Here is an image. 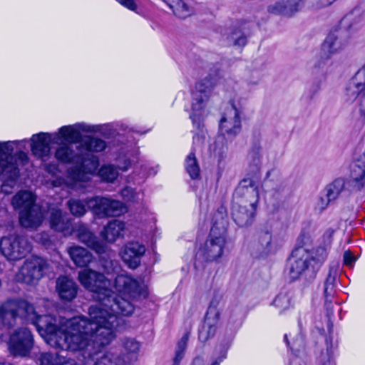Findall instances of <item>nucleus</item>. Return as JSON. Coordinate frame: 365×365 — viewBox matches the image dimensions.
Segmentation results:
<instances>
[{"mask_svg": "<svg viewBox=\"0 0 365 365\" xmlns=\"http://www.w3.org/2000/svg\"><path fill=\"white\" fill-rule=\"evenodd\" d=\"M173 10L175 15L179 18H186L192 14V10L182 0H163Z\"/></svg>", "mask_w": 365, "mask_h": 365, "instance_id": "34", "label": "nucleus"}, {"mask_svg": "<svg viewBox=\"0 0 365 365\" xmlns=\"http://www.w3.org/2000/svg\"><path fill=\"white\" fill-rule=\"evenodd\" d=\"M13 153V152L11 153ZM11 156L12 157V163H14L16 166V170L19 171L18 165L19 162L21 164L24 165L28 161V156L27 154L23 151H19L16 153L15 156L12 155L11 154ZM19 173L17 174V176L15 179H11L9 178V173H8L6 175H4L3 173H0V177L4 180V182L1 185V191L6 194L10 193L11 189L14 187V185L16 183V180H17L19 177Z\"/></svg>", "mask_w": 365, "mask_h": 365, "instance_id": "28", "label": "nucleus"}, {"mask_svg": "<svg viewBox=\"0 0 365 365\" xmlns=\"http://www.w3.org/2000/svg\"><path fill=\"white\" fill-rule=\"evenodd\" d=\"M114 287L118 295L114 296L111 291V300L113 299H124L131 303L133 311L135 310L133 301L141 297H145L147 295L144 287L136 279L127 274H120L115 277Z\"/></svg>", "mask_w": 365, "mask_h": 365, "instance_id": "8", "label": "nucleus"}, {"mask_svg": "<svg viewBox=\"0 0 365 365\" xmlns=\"http://www.w3.org/2000/svg\"><path fill=\"white\" fill-rule=\"evenodd\" d=\"M350 42V36L345 29L335 30L329 34L321 48V57L329 59L333 55L345 49Z\"/></svg>", "mask_w": 365, "mask_h": 365, "instance_id": "13", "label": "nucleus"}, {"mask_svg": "<svg viewBox=\"0 0 365 365\" xmlns=\"http://www.w3.org/2000/svg\"><path fill=\"white\" fill-rule=\"evenodd\" d=\"M189 339V334L185 333L180 340L178 341L175 350V354L173 359V365H179L181 360L184 357L185 351L187 347V341Z\"/></svg>", "mask_w": 365, "mask_h": 365, "instance_id": "40", "label": "nucleus"}, {"mask_svg": "<svg viewBox=\"0 0 365 365\" xmlns=\"http://www.w3.org/2000/svg\"><path fill=\"white\" fill-rule=\"evenodd\" d=\"M259 242L265 254L274 252L277 249L275 242L272 240V235L269 232H264L260 236Z\"/></svg>", "mask_w": 365, "mask_h": 365, "instance_id": "42", "label": "nucleus"}, {"mask_svg": "<svg viewBox=\"0 0 365 365\" xmlns=\"http://www.w3.org/2000/svg\"><path fill=\"white\" fill-rule=\"evenodd\" d=\"M344 261L346 265L351 267L356 261V257L350 251H346L344 254Z\"/></svg>", "mask_w": 365, "mask_h": 365, "instance_id": "50", "label": "nucleus"}, {"mask_svg": "<svg viewBox=\"0 0 365 365\" xmlns=\"http://www.w3.org/2000/svg\"><path fill=\"white\" fill-rule=\"evenodd\" d=\"M337 277L336 269H330L329 274L324 283V296L327 299L331 297L334 292V287Z\"/></svg>", "mask_w": 365, "mask_h": 365, "instance_id": "39", "label": "nucleus"}, {"mask_svg": "<svg viewBox=\"0 0 365 365\" xmlns=\"http://www.w3.org/2000/svg\"><path fill=\"white\" fill-rule=\"evenodd\" d=\"M304 345V341L302 336H299L296 340H294L292 345L290 347L292 350L299 351Z\"/></svg>", "mask_w": 365, "mask_h": 365, "instance_id": "52", "label": "nucleus"}, {"mask_svg": "<svg viewBox=\"0 0 365 365\" xmlns=\"http://www.w3.org/2000/svg\"><path fill=\"white\" fill-rule=\"evenodd\" d=\"M323 365H334V361L331 359V358L329 356L327 361L324 363Z\"/></svg>", "mask_w": 365, "mask_h": 365, "instance_id": "58", "label": "nucleus"}, {"mask_svg": "<svg viewBox=\"0 0 365 365\" xmlns=\"http://www.w3.org/2000/svg\"><path fill=\"white\" fill-rule=\"evenodd\" d=\"M121 5L131 11H135L137 5L134 0H117Z\"/></svg>", "mask_w": 365, "mask_h": 365, "instance_id": "51", "label": "nucleus"}, {"mask_svg": "<svg viewBox=\"0 0 365 365\" xmlns=\"http://www.w3.org/2000/svg\"><path fill=\"white\" fill-rule=\"evenodd\" d=\"M336 0H312L313 6L315 9H321L331 5Z\"/></svg>", "mask_w": 365, "mask_h": 365, "instance_id": "49", "label": "nucleus"}, {"mask_svg": "<svg viewBox=\"0 0 365 365\" xmlns=\"http://www.w3.org/2000/svg\"><path fill=\"white\" fill-rule=\"evenodd\" d=\"M226 357V354L224 353L219 359L214 361L211 365H220V363Z\"/></svg>", "mask_w": 365, "mask_h": 365, "instance_id": "55", "label": "nucleus"}, {"mask_svg": "<svg viewBox=\"0 0 365 365\" xmlns=\"http://www.w3.org/2000/svg\"><path fill=\"white\" fill-rule=\"evenodd\" d=\"M31 151L38 158H44L50 153V143H56L53 134L39 133L33 135L31 139Z\"/></svg>", "mask_w": 365, "mask_h": 365, "instance_id": "21", "label": "nucleus"}, {"mask_svg": "<svg viewBox=\"0 0 365 365\" xmlns=\"http://www.w3.org/2000/svg\"><path fill=\"white\" fill-rule=\"evenodd\" d=\"M145 247L138 242L128 243L121 251V257L130 268L135 269L140 264V259L145 254Z\"/></svg>", "mask_w": 365, "mask_h": 365, "instance_id": "20", "label": "nucleus"}, {"mask_svg": "<svg viewBox=\"0 0 365 365\" xmlns=\"http://www.w3.org/2000/svg\"><path fill=\"white\" fill-rule=\"evenodd\" d=\"M125 229V222L118 220H113L103 227L101 236L106 242L113 243L118 238L123 237Z\"/></svg>", "mask_w": 365, "mask_h": 365, "instance_id": "27", "label": "nucleus"}, {"mask_svg": "<svg viewBox=\"0 0 365 365\" xmlns=\"http://www.w3.org/2000/svg\"><path fill=\"white\" fill-rule=\"evenodd\" d=\"M101 266L107 274L115 273L118 269V262L112 259L102 260Z\"/></svg>", "mask_w": 365, "mask_h": 365, "instance_id": "46", "label": "nucleus"}, {"mask_svg": "<svg viewBox=\"0 0 365 365\" xmlns=\"http://www.w3.org/2000/svg\"><path fill=\"white\" fill-rule=\"evenodd\" d=\"M192 365H205V362L202 358L197 357L193 360Z\"/></svg>", "mask_w": 365, "mask_h": 365, "instance_id": "54", "label": "nucleus"}, {"mask_svg": "<svg viewBox=\"0 0 365 365\" xmlns=\"http://www.w3.org/2000/svg\"><path fill=\"white\" fill-rule=\"evenodd\" d=\"M7 344L12 355L26 356L31 351L34 344L32 334L26 328L18 329L10 335Z\"/></svg>", "mask_w": 365, "mask_h": 365, "instance_id": "14", "label": "nucleus"}, {"mask_svg": "<svg viewBox=\"0 0 365 365\" xmlns=\"http://www.w3.org/2000/svg\"><path fill=\"white\" fill-rule=\"evenodd\" d=\"M35 201V195L26 190L19 192L12 198L11 204L19 210L20 223L24 227L36 228L43 222V213Z\"/></svg>", "mask_w": 365, "mask_h": 365, "instance_id": "6", "label": "nucleus"}, {"mask_svg": "<svg viewBox=\"0 0 365 365\" xmlns=\"http://www.w3.org/2000/svg\"><path fill=\"white\" fill-rule=\"evenodd\" d=\"M55 156L56 159L62 163L78 162L81 160L80 150L76 153L73 145L69 143H64L60 145L56 150Z\"/></svg>", "mask_w": 365, "mask_h": 365, "instance_id": "31", "label": "nucleus"}, {"mask_svg": "<svg viewBox=\"0 0 365 365\" xmlns=\"http://www.w3.org/2000/svg\"><path fill=\"white\" fill-rule=\"evenodd\" d=\"M304 4V0H281L271 4L268 6V12L274 15L291 16Z\"/></svg>", "mask_w": 365, "mask_h": 365, "instance_id": "22", "label": "nucleus"}, {"mask_svg": "<svg viewBox=\"0 0 365 365\" xmlns=\"http://www.w3.org/2000/svg\"><path fill=\"white\" fill-rule=\"evenodd\" d=\"M294 304V293L292 291L280 292L273 302V305L278 309L279 314H283L293 307Z\"/></svg>", "mask_w": 365, "mask_h": 365, "instance_id": "33", "label": "nucleus"}, {"mask_svg": "<svg viewBox=\"0 0 365 365\" xmlns=\"http://www.w3.org/2000/svg\"><path fill=\"white\" fill-rule=\"evenodd\" d=\"M78 237L81 242L86 245L98 254L106 253L108 250V246L105 243L100 242L98 237L83 225L79 227Z\"/></svg>", "mask_w": 365, "mask_h": 365, "instance_id": "26", "label": "nucleus"}, {"mask_svg": "<svg viewBox=\"0 0 365 365\" xmlns=\"http://www.w3.org/2000/svg\"><path fill=\"white\" fill-rule=\"evenodd\" d=\"M120 195L125 200L130 202L139 203L143 200V194L135 192L134 189L130 187L123 189Z\"/></svg>", "mask_w": 365, "mask_h": 365, "instance_id": "43", "label": "nucleus"}, {"mask_svg": "<svg viewBox=\"0 0 365 365\" xmlns=\"http://www.w3.org/2000/svg\"><path fill=\"white\" fill-rule=\"evenodd\" d=\"M327 252L323 247L312 250H294L289 259V275L293 280L305 273L314 274L326 259Z\"/></svg>", "mask_w": 365, "mask_h": 365, "instance_id": "5", "label": "nucleus"}, {"mask_svg": "<svg viewBox=\"0 0 365 365\" xmlns=\"http://www.w3.org/2000/svg\"><path fill=\"white\" fill-rule=\"evenodd\" d=\"M150 173H145L144 170L142 173V176L140 177V179H136L135 181L137 183H140L141 182L143 181L144 178H145L148 175H150Z\"/></svg>", "mask_w": 365, "mask_h": 365, "instance_id": "56", "label": "nucleus"}, {"mask_svg": "<svg viewBox=\"0 0 365 365\" xmlns=\"http://www.w3.org/2000/svg\"><path fill=\"white\" fill-rule=\"evenodd\" d=\"M130 166V162L127 158L123 159V162H121L120 160L118 161V169L121 171H126Z\"/></svg>", "mask_w": 365, "mask_h": 365, "instance_id": "53", "label": "nucleus"}, {"mask_svg": "<svg viewBox=\"0 0 365 365\" xmlns=\"http://www.w3.org/2000/svg\"><path fill=\"white\" fill-rule=\"evenodd\" d=\"M39 361L40 365H77L75 360L57 353H43Z\"/></svg>", "mask_w": 365, "mask_h": 365, "instance_id": "32", "label": "nucleus"}, {"mask_svg": "<svg viewBox=\"0 0 365 365\" xmlns=\"http://www.w3.org/2000/svg\"><path fill=\"white\" fill-rule=\"evenodd\" d=\"M56 288L59 297L63 301H72L78 293V285L66 276H61L57 279Z\"/></svg>", "mask_w": 365, "mask_h": 365, "instance_id": "24", "label": "nucleus"}, {"mask_svg": "<svg viewBox=\"0 0 365 365\" xmlns=\"http://www.w3.org/2000/svg\"><path fill=\"white\" fill-rule=\"evenodd\" d=\"M344 186L345 182L343 179H336L327 185L324 191L327 192L328 197L333 201L344 191Z\"/></svg>", "mask_w": 365, "mask_h": 365, "instance_id": "36", "label": "nucleus"}, {"mask_svg": "<svg viewBox=\"0 0 365 365\" xmlns=\"http://www.w3.org/2000/svg\"><path fill=\"white\" fill-rule=\"evenodd\" d=\"M185 169L192 179H197L200 175V168L194 153H190L185 159Z\"/></svg>", "mask_w": 365, "mask_h": 365, "instance_id": "37", "label": "nucleus"}, {"mask_svg": "<svg viewBox=\"0 0 365 365\" xmlns=\"http://www.w3.org/2000/svg\"><path fill=\"white\" fill-rule=\"evenodd\" d=\"M214 84L210 78L199 81L192 93V111L190 115L194 126L200 129L201 118L207 114L206 106L210 98Z\"/></svg>", "mask_w": 365, "mask_h": 365, "instance_id": "7", "label": "nucleus"}, {"mask_svg": "<svg viewBox=\"0 0 365 365\" xmlns=\"http://www.w3.org/2000/svg\"><path fill=\"white\" fill-rule=\"evenodd\" d=\"M86 205L99 217L119 216L126 212V207L122 202L106 197L87 199Z\"/></svg>", "mask_w": 365, "mask_h": 365, "instance_id": "10", "label": "nucleus"}, {"mask_svg": "<svg viewBox=\"0 0 365 365\" xmlns=\"http://www.w3.org/2000/svg\"><path fill=\"white\" fill-rule=\"evenodd\" d=\"M277 173V172L275 170H272L268 171V172L266 173V178H267V179H269V178L271 177V175H272V174Z\"/></svg>", "mask_w": 365, "mask_h": 365, "instance_id": "57", "label": "nucleus"}, {"mask_svg": "<svg viewBox=\"0 0 365 365\" xmlns=\"http://www.w3.org/2000/svg\"><path fill=\"white\" fill-rule=\"evenodd\" d=\"M245 99L232 100V107L227 109L220 122L221 135L232 138L241 130L240 114L245 105Z\"/></svg>", "mask_w": 365, "mask_h": 365, "instance_id": "9", "label": "nucleus"}, {"mask_svg": "<svg viewBox=\"0 0 365 365\" xmlns=\"http://www.w3.org/2000/svg\"><path fill=\"white\" fill-rule=\"evenodd\" d=\"M234 199L235 202L257 209L259 201L258 186L251 179L242 180L235 190Z\"/></svg>", "mask_w": 365, "mask_h": 365, "instance_id": "16", "label": "nucleus"}, {"mask_svg": "<svg viewBox=\"0 0 365 365\" xmlns=\"http://www.w3.org/2000/svg\"><path fill=\"white\" fill-rule=\"evenodd\" d=\"M81 132L94 133L96 132L94 125H88L84 123H76L71 125L62 126L58 133H53V137L58 143V140H63L69 144L80 143Z\"/></svg>", "mask_w": 365, "mask_h": 365, "instance_id": "17", "label": "nucleus"}, {"mask_svg": "<svg viewBox=\"0 0 365 365\" xmlns=\"http://www.w3.org/2000/svg\"><path fill=\"white\" fill-rule=\"evenodd\" d=\"M47 267L48 263L44 259L32 256L24 261L16 279L27 284H35L42 278Z\"/></svg>", "mask_w": 365, "mask_h": 365, "instance_id": "11", "label": "nucleus"}, {"mask_svg": "<svg viewBox=\"0 0 365 365\" xmlns=\"http://www.w3.org/2000/svg\"><path fill=\"white\" fill-rule=\"evenodd\" d=\"M42 243H43V244H45V243H46V239H45V240H43V241H42Z\"/></svg>", "mask_w": 365, "mask_h": 365, "instance_id": "61", "label": "nucleus"}, {"mask_svg": "<svg viewBox=\"0 0 365 365\" xmlns=\"http://www.w3.org/2000/svg\"><path fill=\"white\" fill-rule=\"evenodd\" d=\"M26 140L0 142V173L6 175L9 173V178L15 179L18 171L16 166L12 163L11 154L14 152V145L25 143Z\"/></svg>", "mask_w": 365, "mask_h": 365, "instance_id": "19", "label": "nucleus"}, {"mask_svg": "<svg viewBox=\"0 0 365 365\" xmlns=\"http://www.w3.org/2000/svg\"><path fill=\"white\" fill-rule=\"evenodd\" d=\"M228 42L235 46H244L247 43V38L240 30H235L229 34Z\"/></svg>", "mask_w": 365, "mask_h": 365, "instance_id": "44", "label": "nucleus"}, {"mask_svg": "<svg viewBox=\"0 0 365 365\" xmlns=\"http://www.w3.org/2000/svg\"><path fill=\"white\" fill-rule=\"evenodd\" d=\"M262 152L260 148H254L249 153V160L251 164L258 167L262 164Z\"/></svg>", "mask_w": 365, "mask_h": 365, "instance_id": "45", "label": "nucleus"}, {"mask_svg": "<svg viewBox=\"0 0 365 365\" xmlns=\"http://www.w3.org/2000/svg\"><path fill=\"white\" fill-rule=\"evenodd\" d=\"M50 224L52 229L62 232L65 236L71 235L73 232L70 218L58 208L50 210Z\"/></svg>", "mask_w": 365, "mask_h": 365, "instance_id": "23", "label": "nucleus"}, {"mask_svg": "<svg viewBox=\"0 0 365 365\" xmlns=\"http://www.w3.org/2000/svg\"><path fill=\"white\" fill-rule=\"evenodd\" d=\"M201 133V134L195 135L193 137V150L201 147L205 143V135L202 130Z\"/></svg>", "mask_w": 365, "mask_h": 365, "instance_id": "48", "label": "nucleus"}, {"mask_svg": "<svg viewBox=\"0 0 365 365\" xmlns=\"http://www.w3.org/2000/svg\"><path fill=\"white\" fill-rule=\"evenodd\" d=\"M228 150L225 137L218 135L215 142L210 145V150L211 153L219 160H222L227 154Z\"/></svg>", "mask_w": 365, "mask_h": 365, "instance_id": "35", "label": "nucleus"}, {"mask_svg": "<svg viewBox=\"0 0 365 365\" xmlns=\"http://www.w3.org/2000/svg\"><path fill=\"white\" fill-rule=\"evenodd\" d=\"M217 306V302L212 300L208 307L205 321L199 330L198 336L202 342H206L216 333L220 317V311Z\"/></svg>", "mask_w": 365, "mask_h": 365, "instance_id": "18", "label": "nucleus"}, {"mask_svg": "<svg viewBox=\"0 0 365 365\" xmlns=\"http://www.w3.org/2000/svg\"><path fill=\"white\" fill-rule=\"evenodd\" d=\"M351 180L357 189L365 187V148L351 168Z\"/></svg>", "mask_w": 365, "mask_h": 365, "instance_id": "29", "label": "nucleus"}, {"mask_svg": "<svg viewBox=\"0 0 365 365\" xmlns=\"http://www.w3.org/2000/svg\"><path fill=\"white\" fill-rule=\"evenodd\" d=\"M68 252L73 262L78 267L87 266L93 259L90 252L80 246L68 248Z\"/></svg>", "mask_w": 365, "mask_h": 365, "instance_id": "30", "label": "nucleus"}, {"mask_svg": "<svg viewBox=\"0 0 365 365\" xmlns=\"http://www.w3.org/2000/svg\"><path fill=\"white\" fill-rule=\"evenodd\" d=\"M227 227L225 211L221 208L214 215L209 237L197 253L200 257L213 262L222 256L227 242Z\"/></svg>", "mask_w": 365, "mask_h": 365, "instance_id": "4", "label": "nucleus"}, {"mask_svg": "<svg viewBox=\"0 0 365 365\" xmlns=\"http://www.w3.org/2000/svg\"><path fill=\"white\" fill-rule=\"evenodd\" d=\"M288 337H289V335L288 334H285L284 335V341H286V343L287 344L288 346H289V342L288 341Z\"/></svg>", "mask_w": 365, "mask_h": 365, "instance_id": "59", "label": "nucleus"}, {"mask_svg": "<svg viewBox=\"0 0 365 365\" xmlns=\"http://www.w3.org/2000/svg\"><path fill=\"white\" fill-rule=\"evenodd\" d=\"M346 96L348 101L357 100L359 112L365 117V64L349 81Z\"/></svg>", "mask_w": 365, "mask_h": 365, "instance_id": "15", "label": "nucleus"}, {"mask_svg": "<svg viewBox=\"0 0 365 365\" xmlns=\"http://www.w3.org/2000/svg\"><path fill=\"white\" fill-rule=\"evenodd\" d=\"M81 284L93 293L97 304L89 307L87 319L78 316L71 319L38 314L32 304L25 301L9 300L0 307V325L14 327L18 319L24 318L34 324L45 341L51 346L66 351L82 350L91 346L109 344L117 336L119 316L133 313L131 303L124 299L111 300L110 282L103 274L91 269L78 272Z\"/></svg>", "mask_w": 365, "mask_h": 365, "instance_id": "1", "label": "nucleus"}, {"mask_svg": "<svg viewBox=\"0 0 365 365\" xmlns=\"http://www.w3.org/2000/svg\"><path fill=\"white\" fill-rule=\"evenodd\" d=\"M331 201V198L328 197L327 192L324 190V192L321 193L317 202L316 208L319 211H322L328 207L329 204Z\"/></svg>", "mask_w": 365, "mask_h": 365, "instance_id": "47", "label": "nucleus"}, {"mask_svg": "<svg viewBox=\"0 0 365 365\" xmlns=\"http://www.w3.org/2000/svg\"><path fill=\"white\" fill-rule=\"evenodd\" d=\"M256 208L237 202L233 203L232 216L234 221L240 227L250 225L252 222Z\"/></svg>", "mask_w": 365, "mask_h": 365, "instance_id": "25", "label": "nucleus"}, {"mask_svg": "<svg viewBox=\"0 0 365 365\" xmlns=\"http://www.w3.org/2000/svg\"><path fill=\"white\" fill-rule=\"evenodd\" d=\"M98 175L103 181L112 182L118 176V171L114 165L108 164L101 168Z\"/></svg>", "mask_w": 365, "mask_h": 365, "instance_id": "38", "label": "nucleus"}, {"mask_svg": "<svg viewBox=\"0 0 365 365\" xmlns=\"http://www.w3.org/2000/svg\"><path fill=\"white\" fill-rule=\"evenodd\" d=\"M115 339V338L109 344V345ZM91 346L82 350H78V352H82L86 359L85 364L91 365L89 359L93 361V365H125L133 363L137 361L138 354L140 349V343L134 338L123 337L120 340V354L116 355L114 349L110 348L105 351H96L95 349H100L105 346H97L92 341L91 337L88 336ZM107 346V345H106ZM77 352V351H71Z\"/></svg>", "mask_w": 365, "mask_h": 365, "instance_id": "3", "label": "nucleus"}, {"mask_svg": "<svg viewBox=\"0 0 365 365\" xmlns=\"http://www.w3.org/2000/svg\"><path fill=\"white\" fill-rule=\"evenodd\" d=\"M106 143L102 139L91 136H85L80 140L76 147L81 155V165L74 166L67 171V179L56 178L52 180L53 187L66 186L73 190L86 188L84 185L91 180L98 166V158L90 153H98L104 150Z\"/></svg>", "mask_w": 365, "mask_h": 365, "instance_id": "2", "label": "nucleus"}, {"mask_svg": "<svg viewBox=\"0 0 365 365\" xmlns=\"http://www.w3.org/2000/svg\"><path fill=\"white\" fill-rule=\"evenodd\" d=\"M0 250L8 259L19 260L31 251V245L24 237L9 235L1 239Z\"/></svg>", "mask_w": 365, "mask_h": 365, "instance_id": "12", "label": "nucleus"}, {"mask_svg": "<svg viewBox=\"0 0 365 365\" xmlns=\"http://www.w3.org/2000/svg\"><path fill=\"white\" fill-rule=\"evenodd\" d=\"M0 365H11L10 363L7 362H0Z\"/></svg>", "mask_w": 365, "mask_h": 365, "instance_id": "60", "label": "nucleus"}, {"mask_svg": "<svg viewBox=\"0 0 365 365\" xmlns=\"http://www.w3.org/2000/svg\"><path fill=\"white\" fill-rule=\"evenodd\" d=\"M86 201L78 199H71L67 203L71 213L76 217H81L86 213Z\"/></svg>", "mask_w": 365, "mask_h": 365, "instance_id": "41", "label": "nucleus"}]
</instances>
